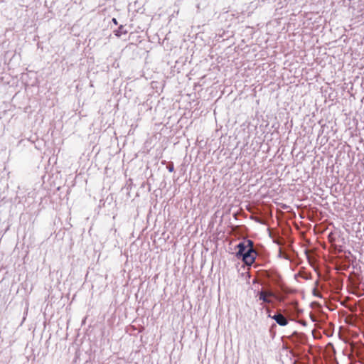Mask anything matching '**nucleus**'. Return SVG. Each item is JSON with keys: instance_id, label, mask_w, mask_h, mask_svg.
Instances as JSON below:
<instances>
[{"instance_id": "6", "label": "nucleus", "mask_w": 364, "mask_h": 364, "mask_svg": "<svg viewBox=\"0 0 364 364\" xmlns=\"http://www.w3.org/2000/svg\"><path fill=\"white\" fill-rule=\"evenodd\" d=\"M297 257V253L292 248L289 247L287 250V254L284 256V259L293 262Z\"/></svg>"}, {"instance_id": "9", "label": "nucleus", "mask_w": 364, "mask_h": 364, "mask_svg": "<svg viewBox=\"0 0 364 364\" xmlns=\"http://www.w3.org/2000/svg\"><path fill=\"white\" fill-rule=\"evenodd\" d=\"M166 168L168 170L169 172H173L174 171V165H173V163L170 161L168 163L167 166H166Z\"/></svg>"}, {"instance_id": "8", "label": "nucleus", "mask_w": 364, "mask_h": 364, "mask_svg": "<svg viewBox=\"0 0 364 364\" xmlns=\"http://www.w3.org/2000/svg\"><path fill=\"white\" fill-rule=\"evenodd\" d=\"M292 337L296 338L297 340H299L300 342H302L303 341V338L304 337V334L303 333H299L296 331H294L292 335H291Z\"/></svg>"}, {"instance_id": "16", "label": "nucleus", "mask_w": 364, "mask_h": 364, "mask_svg": "<svg viewBox=\"0 0 364 364\" xmlns=\"http://www.w3.org/2000/svg\"><path fill=\"white\" fill-rule=\"evenodd\" d=\"M293 364H299L296 360H294Z\"/></svg>"}, {"instance_id": "2", "label": "nucleus", "mask_w": 364, "mask_h": 364, "mask_svg": "<svg viewBox=\"0 0 364 364\" xmlns=\"http://www.w3.org/2000/svg\"><path fill=\"white\" fill-rule=\"evenodd\" d=\"M256 296L258 297L259 300L267 304H272L274 299L281 300L279 296L270 289L267 291L263 289L258 290L256 293Z\"/></svg>"}, {"instance_id": "4", "label": "nucleus", "mask_w": 364, "mask_h": 364, "mask_svg": "<svg viewBox=\"0 0 364 364\" xmlns=\"http://www.w3.org/2000/svg\"><path fill=\"white\" fill-rule=\"evenodd\" d=\"M268 316L274 319L281 326H285L289 323V320L280 313H275L273 316L269 314Z\"/></svg>"}, {"instance_id": "7", "label": "nucleus", "mask_w": 364, "mask_h": 364, "mask_svg": "<svg viewBox=\"0 0 364 364\" xmlns=\"http://www.w3.org/2000/svg\"><path fill=\"white\" fill-rule=\"evenodd\" d=\"M127 33V31L124 29V26L121 25L119 28L114 31V34L117 37H120L122 34Z\"/></svg>"}, {"instance_id": "5", "label": "nucleus", "mask_w": 364, "mask_h": 364, "mask_svg": "<svg viewBox=\"0 0 364 364\" xmlns=\"http://www.w3.org/2000/svg\"><path fill=\"white\" fill-rule=\"evenodd\" d=\"M290 353L292 356L300 358L301 359L306 361V363H309L310 360L309 355L304 353V349H299L298 350H291Z\"/></svg>"}, {"instance_id": "14", "label": "nucleus", "mask_w": 364, "mask_h": 364, "mask_svg": "<svg viewBox=\"0 0 364 364\" xmlns=\"http://www.w3.org/2000/svg\"><path fill=\"white\" fill-rule=\"evenodd\" d=\"M300 323L302 324L304 326H306L307 325V322L305 321H300Z\"/></svg>"}, {"instance_id": "12", "label": "nucleus", "mask_w": 364, "mask_h": 364, "mask_svg": "<svg viewBox=\"0 0 364 364\" xmlns=\"http://www.w3.org/2000/svg\"><path fill=\"white\" fill-rule=\"evenodd\" d=\"M360 353L364 356V343L362 344V349H360Z\"/></svg>"}, {"instance_id": "17", "label": "nucleus", "mask_w": 364, "mask_h": 364, "mask_svg": "<svg viewBox=\"0 0 364 364\" xmlns=\"http://www.w3.org/2000/svg\"><path fill=\"white\" fill-rule=\"evenodd\" d=\"M311 318L312 321H315V318L313 316H311Z\"/></svg>"}, {"instance_id": "1", "label": "nucleus", "mask_w": 364, "mask_h": 364, "mask_svg": "<svg viewBox=\"0 0 364 364\" xmlns=\"http://www.w3.org/2000/svg\"><path fill=\"white\" fill-rule=\"evenodd\" d=\"M237 251L235 257L242 261L245 264L251 266L257 258L265 259L267 253L263 247L260 250L254 247V242L250 239H245L240 242L235 247Z\"/></svg>"}, {"instance_id": "13", "label": "nucleus", "mask_w": 364, "mask_h": 364, "mask_svg": "<svg viewBox=\"0 0 364 364\" xmlns=\"http://www.w3.org/2000/svg\"><path fill=\"white\" fill-rule=\"evenodd\" d=\"M112 22H113V23H114V24H115V25H117V24H118V22H117V19H116L115 18H113L112 19Z\"/></svg>"}, {"instance_id": "10", "label": "nucleus", "mask_w": 364, "mask_h": 364, "mask_svg": "<svg viewBox=\"0 0 364 364\" xmlns=\"http://www.w3.org/2000/svg\"><path fill=\"white\" fill-rule=\"evenodd\" d=\"M286 254H287V252H282L280 250L279 252V254H278V257H280V258H284V256H285Z\"/></svg>"}, {"instance_id": "3", "label": "nucleus", "mask_w": 364, "mask_h": 364, "mask_svg": "<svg viewBox=\"0 0 364 364\" xmlns=\"http://www.w3.org/2000/svg\"><path fill=\"white\" fill-rule=\"evenodd\" d=\"M263 277L269 282H272L276 285L279 284L280 276L279 274L273 269L264 270Z\"/></svg>"}, {"instance_id": "15", "label": "nucleus", "mask_w": 364, "mask_h": 364, "mask_svg": "<svg viewBox=\"0 0 364 364\" xmlns=\"http://www.w3.org/2000/svg\"><path fill=\"white\" fill-rule=\"evenodd\" d=\"M325 333L328 336H330L332 335V332L331 331H326Z\"/></svg>"}, {"instance_id": "11", "label": "nucleus", "mask_w": 364, "mask_h": 364, "mask_svg": "<svg viewBox=\"0 0 364 364\" xmlns=\"http://www.w3.org/2000/svg\"><path fill=\"white\" fill-rule=\"evenodd\" d=\"M326 306L330 311H333L335 308L332 304H326Z\"/></svg>"}]
</instances>
